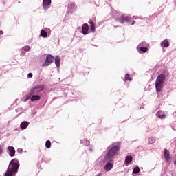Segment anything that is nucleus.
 Listing matches in <instances>:
<instances>
[{
    "mask_svg": "<svg viewBox=\"0 0 176 176\" xmlns=\"http://www.w3.org/2000/svg\"><path fill=\"white\" fill-rule=\"evenodd\" d=\"M54 61V56L52 55H47L45 61L43 64V67H49Z\"/></svg>",
    "mask_w": 176,
    "mask_h": 176,
    "instance_id": "nucleus-5",
    "label": "nucleus"
},
{
    "mask_svg": "<svg viewBox=\"0 0 176 176\" xmlns=\"http://www.w3.org/2000/svg\"><path fill=\"white\" fill-rule=\"evenodd\" d=\"M164 156L165 160L167 162H170V159H171V156L170 155V151H168V150L166 148L164 149Z\"/></svg>",
    "mask_w": 176,
    "mask_h": 176,
    "instance_id": "nucleus-7",
    "label": "nucleus"
},
{
    "mask_svg": "<svg viewBox=\"0 0 176 176\" xmlns=\"http://www.w3.org/2000/svg\"><path fill=\"white\" fill-rule=\"evenodd\" d=\"M90 144V142L89 141H87V145H89Z\"/></svg>",
    "mask_w": 176,
    "mask_h": 176,
    "instance_id": "nucleus-29",
    "label": "nucleus"
},
{
    "mask_svg": "<svg viewBox=\"0 0 176 176\" xmlns=\"http://www.w3.org/2000/svg\"><path fill=\"white\" fill-rule=\"evenodd\" d=\"M3 31L0 30V35H3Z\"/></svg>",
    "mask_w": 176,
    "mask_h": 176,
    "instance_id": "nucleus-28",
    "label": "nucleus"
},
{
    "mask_svg": "<svg viewBox=\"0 0 176 176\" xmlns=\"http://www.w3.org/2000/svg\"><path fill=\"white\" fill-rule=\"evenodd\" d=\"M166 80V75L160 74L156 78L155 89L156 91H162L163 90V85Z\"/></svg>",
    "mask_w": 176,
    "mask_h": 176,
    "instance_id": "nucleus-3",
    "label": "nucleus"
},
{
    "mask_svg": "<svg viewBox=\"0 0 176 176\" xmlns=\"http://www.w3.org/2000/svg\"><path fill=\"white\" fill-rule=\"evenodd\" d=\"M161 46L162 47H168L170 46V43H168V40L165 39L161 43Z\"/></svg>",
    "mask_w": 176,
    "mask_h": 176,
    "instance_id": "nucleus-14",
    "label": "nucleus"
},
{
    "mask_svg": "<svg viewBox=\"0 0 176 176\" xmlns=\"http://www.w3.org/2000/svg\"><path fill=\"white\" fill-rule=\"evenodd\" d=\"M120 150V144L113 146L112 147L109 146V150L104 157V160L108 161L111 159H113L115 156Z\"/></svg>",
    "mask_w": 176,
    "mask_h": 176,
    "instance_id": "nucleus-2",
    "label": "nucleus"
},
{
    "mask_svg": "<svg viewBox=\"0 0 176 176\" xmlns=\"http://www.w3.org/2000/svg\"><path fill=\"white\" fill-rule=\"evenodd\" d=\"M45 146L46 148H47V149H50V148L52 147V142H50V140H47L45 143Z\"/></svg>",
    "mask_w": 176,
    "mask_h": 176,
    "instance_id": "nucleus-19",
    "label": "nucleus"
},
{
    "mask_svg": "<svg viewBox=\"0 0 176 176\" xmlns=\"http://www.w3.org/2000/svg\"><path fill=\"white\" fill-rule=\"evenodd\" d=\"M19 161L14 159L12 160L8 167L7 171L4 176H13V174H16L19 170Z\"/></svg>",
    "mask_w": 176,
    "mask_h": 176,
    "instance_id": "nucleus-1",
    "label": "nucleus"
},
{
    "mask_svg": "<svg viewBox=\"0 0 176 176\" xmlns=\"http://www.w3.org/2000/svg\"><path fill=\"white\" fill-rule=\"evenodd\" d=\"M44 90L45 87H43V85L36 86L30 89V92L27 96L26 98H31V96L32 95L39 96V94H41V91H43Z\"/></svg>",
    "mask_w": 176,
    "mask_h": 176,
    "instance_id": "nucleus-4",
    "label": "nucleus"
},
{
    "mask_svg": "<svg viewBox=\"0 0 176 176\" xmlns=\"http://www.w3.org/2000/svg\"><path fill=\"white\" fill-rule=\"evenodd\" d=\"M29 124H30V122H28L27 121H23L21 123L20 127H21V130H25V129H27L28 127Z\"/></svg>",
    "mask_w": 176,
    "mask_h": 176,
    "instance_id": "nucleus-9",
    "label": "nucleus"
},
{
    "mask_svg": "<svg viewBox=\"0 0 176 176\" xmlns=\"http://www.w3.org/2000/svg\"><path fill=\"white\" fill-rule=\"evenodd\" d=\"M140 49V52H142V53H146V52H148L147 47H142Z\"/></svg>",
    "mask_w": 176,
    "mask_h": 176,
    "instance_id": "nucleus-24",
    "label": "nucleus"
},
{
    "mask_svg": "<svg viewBox=\"0 0 176 176\" xmlns=\"http://www.w3.org/2000/svg\"><path fill=\"white\" fill-rule=\"evenodd\" d=\"M55 64L58 68L60 67V58L59 57H56L55 58Z\"/></svg>",
    "mask_w": 176,
    "mask_h": 176,
    "instance_id": "nucleus-20",
    "label": "nucleus"
},
{
    "mask_svg": "<svg viewBox=\"0 0 176 176\" xmlns=\"http://www.w3.org/2000/svg\"><path fill=\"white\" fill-rule=\"evenodd\" d=\"M23 50H24L25 52H30V50H31V47L26 45L23 47Z\"/></svg>",
    "mask_w": 176,
    "mask_h": 176,
    "instance_id": "nucleus-23",
    "label": "nucleus"
},
{
    "mask_svg": "<svg viewBox=\"0 0 176 176\" xmlns=\"http://www.w3.org/2000/svg\"><path fill=\"white\" fill-rule=\"evenodd\" d=\"M113 168V164L111 162H108L105 166H104V170L106 171H111L112 168Z\"/></svg>",
    "mask_w": 176,
    "mask_h": 176,
    "instance_id": "nucleus-10",
    "label": "nucleus"
},
{
    "mask_svg": "<svg viewBox=\"0 0 176 176\" xmlns=\"http://www.w3.org/2000/svg\"><path fill=\"white\" fill-rule=\"evenodd\" d=\"M50 3H52V0H43V6L44 8L50 6Z\"/></svg>",
    "mask_w": 176,
    "mask_h": 176,
    "instance_id": "nucleus-15",
    "label": "nucleus"
},
{
    "mask_svg": "<svg viewBox=\"0 0 176 176\" xmlns=\"http://www.w3.org/2000/svg\"><path fill=\"white\" fill-rule=\"evenodd\" d=\"M131 162H133V157H131V156H128L126 157L125 163L129 164V163H131Z\"/></svg>",
    "mask_w": 176,
    "mask_h": 176,
    "instance_id": "nucleus-17",
    "label": "nucleus"
},
{
    "mask_svg": "<svg viewBox=\"0 0 176 176\" xmlns=\"http://www.w3.org/2000/svg\"><path fill=\"white\" fill-rule=\"evenodd\" d=\"M127 80H129V82H131V78L130 77V75H129L128 74H126L124 77V81L127 82Z\"/></svg>",
    "mask_w": 176,
    "mask_h": 176,
    "instance_id": "nucleus-22",
    "label": "nucleus"
},
{
    "mask_svg": "<svg viewBox=\"0 0 176 176\" xmlns=\"http://www.w3.org/2000/svg\"><path fill=\"white\" fill-rule=\"evenodd\" d=\"M140 173V167H135L133 169V174H138Z\"/></svg>",
    "mask_w": 176,
    "mask_h": 176,
    "instance_id": "nucleus-25",
    "label": "nucleus"
},
{
    "mask_svg": "<svg viewBox=\"0 0 176 176\" xmlns=\"http://www.w3.org/2000/svg\"><path fill=\"white\" fill-rule=\"evenodd\" d=\"M156 116H157V118L160 119H166V115L162 111H158L156 113Z\"/></svg>",
    "mask_w": 176,
    "mask_h": 176,
    "instance_id": "nucleus-13",
    "label": "nucleus"
},
{
    "mask_svg": "<svg viewBox=\"0 0 176 176\" xmlns=\"http://www.w3.org/2000/svg\"><path fill=\"white\" fill-rule=\"evenodd\" d=\"M2 152H3V151L2 150V148L0 147V155L2 154Z\"/></svg>",
    "mask_w": 176,
    "mask_h": 176,
    "instance_id": "nucleus-27",
    "label": "nucleus"
},
{
    "mask_svg": "<svg viewBox=\"0 0 176 176\" xmlns=\"http://www.w3.org/2000/svg\"><path fill=\"white\" fill-rule=\"evenodd\" d=\"M89 24H90V30L91 32H96V24H94V22L93 21H88Z\"/></svg>",
    "mask_w": 176,
    "mask_h": 176,
    "instance_id": "nucleus-11",
    "label": "nucleus"
},
{
    "mask_svg": "<svg viewBox=\"0 0 176 176\" xmlns=\"http://www.w3.org/2000/svg\"><path fill=\"white\" fill-rule=\"evenodd\" d=\"M82 33L83 35H87L89 34V25L87 23H84L82 26Z\"/></svg>",
    "mask_w": 176,
    "mask_h": 176,
    "instance_id": "nucleus-6",
    "label": "nucleus"
},
{
    "mask_svg": "<svg viewBox=\"0 0 176 176\" xmlns=\"http://www.w3.org/2000/svg\"><path fill=\"white\" fill-rule=\"evenodd\" d=\"M155 142H156V139L155 138L151 137L148 138L149 144H155Z\"/></svg>",
    "mask_w": 176,
    "mask_h": 176,
    "instance_id": "nucleus-21",
    "label": "nucleus"
},
{
    "mask_svg": "<svg viewBox=\"0 0 176 176\" xmlns=\"http://www.w3.org/2000/svg\"><path fill=\"white\" fill-rule=\"evenodd\" d=\"M130 20H131L130 17L125 16L122 19L120 23H122V24H124V23H126V21L129 22V21H130Z\"/></svg>",
    "mask_w": 176,
    "mask_h": 176,
    "instance_id": "nucleus-16",
    "label": "nucleus"
},
{
    "mask_svg": "<svg viewBox=\"0 0 176 176\" xmlns=\"http://www.w3.org/2000/svg\"><path fill=\"white\" fill-rule=\"evenodd\" d=\"M8 150L9 151V155L11 156V157H13L16 155V150L14 149V147L13 146H8Z\"/></svg>",
    "mask_w": 176,
    "mask_h": 176,
    "instance_id": "nucleus-8",
    "label": "nucleus"
},
{
    "mask_svg": "<svg viewBox=\"0 0 176 176\" xmlns=\"http://www.w3.org/2000/svg\"><path fill=\"white\" fill-rule=\"evenodd\" d=\"M41 35L43 38H47V32L43 30H41Z\"/></svg>",
    "mask_w": 176,
    "mask_h": 176,
    "instance_id": "nucleus-18",
    "label": "nucleus"
},
{
    "mask_svg": "<svg viewBox=\"0 0 176 176\" xmlns=\"http://www.w3.org/2000/svg\"><path fill=\"white\" fill-rule=\"evenodd\" d=\"M28 78H32V73H29L28 74Z\"/></svg>",
    "mask_w": 176,
    "mask_h": 176,
    "instance_id": "nucleus-26",
    "label": "nucleus"
},
{
    "mask_svg": "<svg viewBox=\"0 0 176 176\" xmlns=\"http://www.w3.org/2000/svg\"><path fill=\"white\" fill-rule=\"evenodd\" d=\"M31 101H39L41 100V96L39 95H32L31 96Z\"/></svg>",
    "mask_w": 176,
    "mask_h": 176,
    "instance_id": "nucleus-12",
    "label": "nucleus"
}]
</instances>
